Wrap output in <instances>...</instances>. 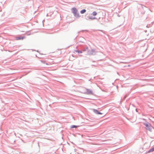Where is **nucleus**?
Segmentation results:
<instances>
[{"mask_svg":"<svg viewBox=\"0 0 154 154\" xmlns=\"http://www.w3.org/2000/svg\"><path fill=\"white\" fill-rule=\"evenodd\" d=\"M74 14L75 16V17H79L80 16L79 14L78 13V11H77L76 13H74Z\"/></svg>","mask_w":154,"mask_h":154,"instance_id":"20e7f679","label":"nucleus"},{"mask_svg":"<svg viewBox=\"0 0 154 154\" xmlns=\"http://www.w3.org/2000/svg\"><path fill=\"white\" fill-rule=\"evenodd\" d=\"M72 12L73 14L78 11L75 8H72Z\"/></svg>","mask_w":154,"mask_h":154,"instance_id":"f03ea898","label":"nucleus"},{"mask_svg":"<svg viewBox=\"0 0 154 154\" xmlns=\"http://www.w3.org/2000/svg\"><path fill=\"white\" fill-rule=\"evenodd\" d=\"M154 151V146L152 147V148L149 151H148L147 152H146L147 153H149L150 152H153Z\"/></svg>","mask_w":154,"mask_h":154,"instance_id":"0eeeda50","label":"nucleus"},{"mask_svg":"<svg viewBox=\"0 0 154 154\" xmlns=\"http://www.w3.org/2000/svg\"><path fill=\"white\" fill-rule=\"evenodd\" d=\"M86 11L85 9L82 10L81 11V13L82 14H83L85 13L86 12Z\"/></svg>","mask_w":154,"mask_h":154,"instance_id":"6e6552de","label":"nucleus"},{"mask_svg":"<svg viewBox=\"0 0 154 154\" xmlns=\"http://www.w3.org/2000/svg\"><path fill=\"white\" fill-rule=\"evenodd\" d=\"M41 62H42V63H43L46 64V65H48L47 63H45V61H41Z\"/></svg>","mask_w":154,"mask_h":154,"instance_id":"f8f14e48","label":"nucleus"},{"mask_svg":"<svg viewBox=\"0 0 154 154\" xmlns=\"http://www.w3.org/2000/svg\"><path fill=\"white\" fill-rule=\"evenodd\" d=\"M76 51L79 54H81L82 53V51Z\"/></svg>","mask_w":154,"mask_h":154,"instance_id":"9b49d317","label":"nucleus"},{"mask_svg":"<svg viewBox=\"0 0 154 154\" xmlns=\"http://www.w3.org/2000/svg\"><path fill=\"white\" fill-rule=\"evenodd\" d=\"M25 38V37H17L16 38V40H19L21 39H23L24 38Z\"/></svg>","mask_w":154,"mask_h":154,"instance_id":"7ed1b4c3","label":"nucleus"},{"mask_svg":"<svg viewBox=\"0 0 154 154\" xmlns=\"http://www.w3.org/2000/svg\"><path fill=\"white\" fill-rule=\"evenodd\" d=\"M89 19H96L95 17L93 18L92 17H89Z\"/></svg>","mask_w":154,"mask_h":154,"instance_id":"ddd939ff","label":"nucleus"},{"mask_svg":"<svg viewBox=\"0 0 154 154\" xmlns=\"http://www.w3.org/2000/svg\"><path fill=\"white\" fill-rule=\"evenodd\" d=\"M74 14L75 16V17H79L80 16L79 14L78 13V11H77L76 13H74Z\"/></svg>","mask_w":154,"mask_h":154,"instance_id":"39448f33","label":"nucleus"},{"mask_svg":"<svg viewBox=\"0 0 154 154\" xmlns=\"http://www.w3.org/2000/svg\"><path fill=\"white\" fill-rule=\"evenodd\" d=\"M92 15L93 16H96L97 15V13L95 11H94L92 14Z\"/></svg>","mask_w":154,"mask_h":154,"instance_id":"1a4fd4ad","label":"nucleus"},{"mask_svg":"<svg viewBox=\"0 0 154 154\" xmlns=\"http://www.w3.org/2000/svg\"><path fill=\"white\" fill-rule=\"evenodd\" d=\"M140 150H142L141 151H142V150H143V147H141L140 148Z\"/></svg>","mask_w":154,"mask_h":154,"instance_id":"4468645a","label":"nucleus"},{"mask_svg":"<svg viewBox=\"0 0 154 154\" xmlns=\"http://www.w3.org/2000/svg\"><path fill=\"white\" fill-rule=\"evenodd\" d=\"M77 127V126H75V125H72L71 126V128H76Z\"/></svg>","mask_w":154,"mask_h":154,"instance_id":"9d476101","label":"nucleus"},{"mask_svg":"<svg viewBox=\"0 0 154 154\" xmlns=\"http://www.w3.org/2000/svg\"><path fill=\"white\" fill-rule=\"evenodd\" d=\"M94 112L96 113V114H102V113L99 112L97 110L94 109Z\"/></svg>","mask_w":154,"mask_h":154,"instance_id":"423d86ee","label":"nucleus"},{"mask_svg":"<svg viewBox=\"0 0 154 154\" xmlns=\"http://www.w3.org/2000/svg\"><path fill=\"white\" fill-rule=\"evenodd\" d=\"M145 125L146 129L150 131H151L153 128L152 127L149 123L145 124Z\"/></svg>","mask_w":154,"mask_h":154,"instance_id":"f257e3e1","label":"nucleus"}]
</instances>
